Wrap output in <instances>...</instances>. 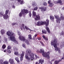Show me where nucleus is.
<instances>
[{
    "mask_svg": "<svg viewBox=\"0 0 64 64\" xmlns=\"http://www.w3.org/2000/svg\"><path fill=\"white\" fill-rule=\"evenodd\" d=\"M6 34L7 35H8V38L10 40L12 41L14 43H17V41L15 39V34L14 33L8 31L7 32Z\"/></svg>",
    "mask_w": 64,
    "mask_h": 64,
    "instance_id": "f257e3e1",
    "label": "nucleus"
},
{
    "mask_svg": "<svg viewBox=\"0 0 64 64\" xmlns=\"http://www.w3.org/2000/svg\"><path fill=\"white\" fill-rule=\"evenodd\" d=\"M57 39L54 38V40H52L51 41L50 44L51 45H53L54 47L56 48L55 49V50L56 51H58L59 53L60 54L61 53L60 48H58L57 47Z\"/></svg>",
    "mask_w": 64,
    "mask_h": 64,
    "instance_id": "f03ea898",
    "label": "nucleus"
},
{
    "mask_svg": "<svg viewBox=\"0 0 64 64\" xmlns=\"http://www.w3.org/2000/svg\"><path fill=\"white\" fill-rule=\"evenodd\" d=\"M40 53H42V55L43 57H44L48 59H50V52H44V50L43 49H40Z\"/></svg>",
    "mask_w": 64,
    "mask_h": 64,
    "instance_id": "7ed1b4c3",
    "label": "nucleus"
},
{
    "mask_svg": "<svg viewBox=\"0 0 64 64\" xmlns=\"http://www.w3.org/2000/svg\"><path fill=\"white\" fill-rule=\"evenodd\" d=\"M54 17L56 19L57 23H58V24L60 23V21H61V20L63 21L64 20V16L61 14L60 15V17H59L56 14L54 15Z\"/></svg>",
    "mask_w": 64,
    "mask_h": 64,
    "instance_id": "20e7f679",
    "label": "nucleus"
},
{
    "mask_svg": "<svg viewBox=\"0 0 64 64\" xmlns=\"http://www.w3.org/2000/svg\"><path fill=\"white\" fill-rule=\"evenodd\" d=\"M28 55L30 56V59H31L32 61L33 59H34V54L31 52V51L30 50L28 49L26 51Z\"/></svg>",
    "mask_w": 64,
    "mask_h": 64,
    "instance_id": "39448f33",
    "label": "nucleus"
},
{
    "mask_svg": "<svg viewBox=\"0 0 64 64\" xmlns=\"http://www.w3.org/2000/svg\"><path fill=\"white\" fill-rule=\"evenodd\" d=\"M19 39L20 40V41H23L24 42L25 41L27 45H29V42L27 40L25 39V37L23 36H19Z\"/></svg>",
    "mask_w": 64,
    "mask_h": 64,
    "instance_id": "423d86ee",
    "label": "nucleus"
},
{
    "mask_svg": "<svg viewBox=\"0 0 64 64\" xmlns=\"http://www.w3.org/2000/svg\"><path fill=\"white\" fill-rule=\"evenodd\" d=\"M46 21L43 22L42 21H38L36 23V25L37 26H41L42 25H43L45 24H46Z\"/></svg>",
    "mask_w": 64,
    "mask_h": 64,
    "instance_id": "0eeeda50",
    "label": "nucleus"
},
{
    "mask_svg": "<svg viewBox=\"0 0 64 64\" xmlns=\"http://www.w3.org/2000/svg\"><path fill=\"white\" fill-rule=\"evenodd\" d=\"M44 60H42V59H40L39 60V63L38 62H36V64H42L43 63H44Z\"/></svg>",
    "mask_w": 64,
    "mask_h": 64,
    "instance_id": "6e6552de",
    "label": "nucleus"
},
{
    "mask_svg": "<svg viewBox=\"0 0 64 64\" xmlns=\"http://www.w3.org/2000/svg\"><path fill=\"white\" fill-rule=\"evenodd\" d=\"M39 9H41V11L44 12L46 11L47 10V8L46 7H40L39 8Z\"/></svg>",
    "mask_w": 64,
    "mask_h": 64,
    "instance_id": "1a4fd4ad",
    "label": "nucleus"
},
{
    "mask_svg": "<svg viewBox=\"0 0 64 64\" xmlns=\"http://www.w3.org/2000/svg\"><path fill=\"white\" fill-rule=\"evenodd\" d=\"M23 11L24 12V14H23V16H25L26 15V14H27L28 13V10H25L23 9Z\"/></svg>",
    "mask_w": 64,
    "mask_h": 64,
    "instance_id": "9d476101",
    "label": "nucleus"
},
{
    "mask_svg": "<svg viewBox=\"0 0 64 64\" xmlns=\"http://www.w3.org/2000/svg\"><path fill=\"white\" fill-rule=\"evenodd\" d=\"M8 61H6L3 62V61L0 60V64H8Z\"/></svg>",
    "mask_w": 64,
    "mask_h": 64,
    "instance_id": "9b49d317",
    "label": "nucleus"
},
{
    "mask_svg": "<svg viewBox=\"0 0 64 64\" xmlns=\"http://www.w3.org/2000/svg\"><path fill=\"white\" fill-rule=\"evenodd\" d=\"M36 18H35V20L37 21V20H40V16L38 15H37L36 16Z\"/></svg>",
    "mask_w": 64,
    "mask_h": 64,
    "instance_id": "f8f14e48",
    "label": "nucleus"
},
{
    "mask_svg": "<svg viewBox=\"0 0 64 64\" xmlns=\"http://www.w3.org/2000/svg\"><path fill=\"white\" fill-rule=\"evenodd\" d=\"M25 53V52H22V54H21L20 55V60L22 61L23 60V56H24V54Z\"/></svg>",
    "mask_w": 64,
    "mask_h": 64,
    "instance_id": "ddd939ff",
    "label": "nucleus"
},
{
    "mask_svg": "<svg viewBox=\"0 0 64 64\" xmlns=\"http://www.w3.org/2000/svg\"><path fill=\"white\" fill-rule=\"evenodd\" d=\"M9 62H10V64H13L14 63V60L13 59L10 58L9 60Z\"/></svg>",
    "mask_w": 64,
    "mask_h": 64,
    "instance_id": "4468645a",
    "label": "nucleus"
},
{
    "mask_svg": "<svg viewBox=\"0 0 64 64\" xmlns=\"http://www.w3.org/2000/svg\"><path fill=\"white\" fill-rule=\"evenodd\" d=\"M23 13H24L23 10V9H22L21 10V12L19 14V16L20 17H21L22 15H23V14H24Z\"/></svg>",
    "mask_w": 64,
    "mask_h": 64,
    "instance_id": "2eb2a0df",
    "label": "nucleus"
},
{
    "mask_svg": "<svg viewBox=\"0 0 64 64\" xmlns=\"http://www.w3.org/2000/svg\"><path fill=\"white\" fill-rule=\"evenodd\" d=\"M10 12H9V10H6L5 14L8 15L9 14V15H10Z\"/></svg>",
    "mask_w": 64,
    "mask_h": 64,
    "instance_id": "dca6fc26",
    "label": "nucleus"
},
{
    "mask_svg": "<svg viewBox=\"0 0 64 64\" xmlns=\"http://www.w3.org/2000/svg\"><path fill=\"white\" fill-rule=\"evenodd\" d=\"M61 61V60H56L54 61V64H58L59 62Z\"/></svg>",
    "mask_w": 64,
    "mask_h": 64,
    "instance_id": "f3484780",
    "label": "nucleus"
},
{
    "mask_svg": "<svg viewBox=\"0 0 64 64\" xmlns=\"http://www.w3.org/2000/svg\"><path fill=\"white\" fill-rule=\"evenodd\" d=\"M8 14H5L3 16V17L4 19H8Z\"/></svg>",
    "mask_w": 64,
    "mask_h": 64,
    "instance_id": "a211bd4d",
    "label": "nucleus"
},
{
    "mask_svg": "<svg viewBox=\"0 0 64 64\" xmlns=\"http://www.w3.org/2000/svg\"><path fill=\"white\" fill-rule=\"evenodd\" d=\"M46 21L47 23H46H46L44 24V25H46V26H48V25H49V20L48 19L46 20Z\"/></svg>",
    "mask_w": 64,
    "mask_h": 64,
    "instance_id": "6ab92c4d",
    "label": "nucleus"
},
{
    "mask_svg": "<svg viewBox=\"0 0 64 64\" xmlns=\"http://www.w3.org/2000/svg\"><path fill=\"white\" fill-rule=\"evenodd\" d=\"M64 46V42H62L60 43V47L61 48L63 47Z\"/></svg>",
    "mask_w": 64,
    "mask_h": 64,
    "instance_id": "aec40b11",
    "label": "nucleus"
},
{
    "mask_svg": "<svg viewBox=\"0 0 64 64\" xmlns=\"http://www.w3.org/2000/svg\"><path fill=\"white\" fill-rule=\"evenodd\" d=\"M57 3L58 4H60V5H63V3L61 0L58 1H57Z\"/></svg>",
    "mask_w": 64,
    "mask_h": 64,
    "instance_id": "412c9836",
    "label": "nucleus"
},
{
    "mask_svg": "<svg viewBox=\"0 0 64 64\" xmlns=\"http://www.w3.org/2000/svg\"><path fill=\"white\" fill-rule=\"evenodd\" d=\"M32 15L34 17L36 16V13L34 11H33L32 12Z\"/></svg>",
    "mask_w": 64,
    "mask_h": 64,
    "instance_id": "4be33fe9",
    "label": "nucleus"
},
{
    "mask_svg": "<svg viewBox=\"0 0 64 64\" xmlns=\"http://www.w3.org/2000/svg\"><path fill=\"white\" fill-rule=\"evenodd\" d=\"M24 28H25L26 30H29L30 31H33L31 30L30 28H28L26 26H24Z\"/></svg>",
    "mask_w": 64,
    "mask_h": 64,
    "instance_id": "5701e85b",
    "label": "nucleus"
},
{
    "mask_svg": "<svg viewBox=\"0 0 64 64\" xmlns=\"http://www.w3.org/2000/svg\"><path fill=\"white\" fill-rule=\"evenodd\" d=\"M14 54L16 55H17V56H19V54H18V51H15L14 52Z\"/></svg>",
    "mask_w": 64,
    "mask_h": 64,
    "instance_id": "b1692460",
    "label": "nucleus"
},
{
    "mask_svg": "<svg viewBox=\"0 0 64 64\" xmlns=\"http://www.w3.org/2000/svg\"><path fill=\"white\" fill-rule=\"evenodd\" d=\"M1 32L2 33V35H3V34H4L5 33V30H1Z\"/></svg>",
    "mask_w": 64,
    "mask_h": 64,
    "instance_id": "393cba45",
    "label": "nucleus"
},
{
    "mask_svg": "<svg viewBox=\"0 0 64 64\" xmlns=\"http://www.w3.org/2000/svg\"><path fill=\"white\" fill-rule=\"evenodd\" d=\"M42 37L44 38L45 40H46L47 41H48V38L45 37V36H42Z\"/></svg>",
    "mask_w": 64,
    "mask_h": 64,
    "instance_id": "a878e982",
    "label": "nucleus"
},
{
    "mask_svg": "<svg viewBox=\"0 0 64 64\" xmlns=\"http://www.w3.org/2000/svg\"><path fill=\"white\" fill-rule=\"evenodd\" d=\"M46 30L49 33H50V31L49 30V29L48 27H46Z\"/></svg>",
    "mask_w": 64,
    "mask_h": 64,
    "instance_id": "bb28decb",
    "label": "nucleus"
},
{
    "mask_svg": "<svg viewBox=\"0 0 64 64\" xmlns=\"http://www.w3.org/2000/svg\"><path fill=\"white\" fill-rule=\"evenodd\" d=\"M4 12H0V16L1 17L2 16H4Z\"/></svg>",
    "mask_w": 64,
    "mask_h": 64,
    "instance_id": "cd10ccee",
    "label": "nucleus"
},
{
    "mask_svg": "<svg viewBox=\"0 0 64 64\" xmlns=\"http://www.w3.org/2000/svg\"><path fill=\"white\" fill-rule=\"evenodd\" d=\"M28 36V38H29V39H32V35L31 34H29Z\"/></svg>",
    "mask_w": 64,
    "mask_h": 64,
    "instance_id": "c85d7f7f",
    "label": "nucleus"
},
{
    "mask_svg": "<svg viewBox=\"0 0 64 64\" xmlns=\"http://www.w3.org/2000/svg\"><path fill=\"white\" fill-rule=\"evenodd\" d=\"M29 55L28 54H26L25 58L26 59H28L29 58Z\"/></svg>",
    "mask_w": 64,
    "mask_h": 64,
    "instance_id": "c756f323",
    "label": "nucleus"
},
{
    "mask_svg": "<svg viewBox=\"0 0 64 64\" xmlns=\"http://www.w3.org/2000/svg\"><path fill=\"white\" fill-rule=\"evenodd\" d=\"M50 20H54V16H50Z\"/></svg>",
    "mask_w": 64,
    "mask_h": 64,
    "instance_id": "7c9ffc66",
    "label": "nucleus"
},
{
    "mask_svg": "<svg viewBox=\"0 0 64 64\" xmlns=\"http://www.w3.org/2000/svg\"><path fill=\"white\" fill-rule=\"evenodd\" d=\"M34 55L36 58H34V59L35 60H36V59H37V58H39V57H38V56H37V55H36V54H34Z\"/></svg>",
    "mask_w": 64,
    "mask_h": 64,
    "instance_id": "2f4dec72",
    "label": "nucleus"
},
{
    "mask_svg": "<svg viewBox=\"0 0 64 64\" xmlns=\"http://www.w3.org/2000/svg\"><path fill=\"white\" fill-rule=\"evenodd\" d=\"M24 3H25V2L24 0H22L20 2V4L21 5H22V4H24Z\"/></svg>",
    "mask_w": 64,
    "mask_h": 64,
    "instance_id": "473e14b6",
    "label": "nucleus"
},
{
    "mask_svg": "<svg viewBox=\"0 0 64 64\" xmlns=\"http://www.w3.org/2000/svg\"><path fill=\"white\" fill-rule=\"evenodd\" d=\"M42 32L44 34H46V33H47V31L45 30H42Z\"/></svg>",
    "mask_w": 64,
    "mask_h": 64,
    "instance_id": "72a5a7b5",
    "label": "nucleus"
},
{
    "mask_svg": "<svg viewBox=\"0 0 64 64\" xmlns=\"http://www.w3.org/2000/svg\"><path fill=\"white\" fill-rule=\"evenodd\" d=\"M36 4L37 3H36L35 2H34L32 4L33 6H35Z\"/></svg>",
    "mask_w": 64,
    "mask_h": 64,
    "instance_id": "f704fd0d",
    "label": "nucleus"
},
{
    "mask_svg": "<svg viewBox=\"0 0 64 64\" xmlns=\"http://www.w3.org/2000/svg\"><path fill=\"white\" fill-rule=\"evenodd\" d=\"M15 60L17 61L18 62H19L20 61L19 60H18V58H15Z\"/></svg>",
    "mask_w": 64,
    "mask_h": 64,
    "instance_id": "c9c22d12",
    "label": "nucleus"
},
{
    "mask_svg": "<svg viewBox=\"0 0 64 64\" xmlns=\"http://www.w3.org/2000/svg\"><path fill=\"white\" fill-rule=\"evenodd\" d=\"M2 49H5L6 48V45L5 44H3L2 46Z\"/></svg>",
    "mask_w": 64,
    "mask_h": 64,
    "instance_id": "e433bc0d",
    "label": "nucleus"
},
{
    "mask_svg": "<svg viewBox=\"0 0 64 64\" xmlns=\"http://www.w3.org/2000/svg\"><path fill=\"white\" fill-rule=\"evenodd\" d=\"M18 50V48H16V47H14V51H17Z\"/></svg>",
    "mask_w": 64,
    "mask_h": 64,
    "instance_id": "4c0bfd02",
    "label": "nucleus"
},
{
    "mask_svg": "<svg viewBox=\"0 0 64 64\" xmlns=\"http://www.w3.org/2000/svg\"><path fill=\"white\" fill-rule=\"evenodd\" d=\"M11 50V46H8V50Z\"/></svg>",
    "mask_w": 64,
    "mask_h": 64,
    "instance_id": "58836bf2",
    "label": "nucleus"
},
{
    "mask_svg": "<svg viewBox=\"0 0 64 64\" xmlns=\"http://www.w3.org/2000/svg\"><path fill=\"white\" fill-rule=\"evenodd\" d=\"M53 6V4L52 3H50L49 4V6L50 7H52V6Z\"/></svg>",
    "mask_w": 64,
    "mask_h": 64,
    "instance_id": "ea45409f",
    "label": "nucleus"
},
{
    "mask_svg": "<svg viewBox=\"0 0 64 64\" xmlns=\"http://www.w3.org/2000/svg\"><path fill=\"white\" fill-rule=\"evenodd\" d=\"M31 12L30 11L29 12V15L30 17H31Z\"/></svg>",
    "mask_w": 64,
    "mask_h": 64,
    "instance_id": "a19ab883",
    "label": "nucleus"
},
{
    "mask_svg": "<svg viewBox=\"0 0 64 64\" xmlns=\"http://www.w3.org/2000/svg\"><path fill=\"white\" fill-rule=\"evenodd\" d=\"M43 4L44 5V6H46V5H47V2H44Z\"/></svg>",
    "mask_w": 64,
    "mask_h": 64,
    "instance_id": "79ce46f5",
    "label": "nucleus"
},
{
    "mask_svg": "<svg viewBox=\"0 0 64 64\" xmlns=\"http://www.w3.org/2000/svg\"><path fill=\"white\" fill-rule=\"evenodd\" d=\"M38 9V7H36L34 9V10H37Z\"/></svg>",
    "mask_w": 64,
    "mask_h": 64,
    "instance_id": "37998d69",
    "label": "nucleus"
},
{
    "mask_svg": "<svg viewBox=\"0 0 64 64\" xmlns=\"http://www.w3.org/2000/svg\"><path fill=\"white\" fill-rule=\"evenodd\" d=\"M7 51L8 53H9V54L11 53V51H10V50H8Z\"/></svg>",
    "mask_w": 64,
    "mask_h": 64,
    "instance_id": "c03bdc74",
    "label": "nucleus"
},
{
    "mask_svg": "<svg viewBox=\"0 0 64 64\" xmlns=\"http://www.w3.org/2000/svg\"><path fill=\"white\" fill-rule=\"evenodd\" d=\"M24 26V24H22V26H21V27H23L24 29H25V26Z\"/></svg>",
    "mask_w": 64,
    "mask_h": 64,
    "instance_id": "a18cd8bd",
    "label": "nucleus"
},
{
    "mask_svg": "<svg viewBox=\"0 0 64 64\" xmlns=\"http://www.w3.org/2000/svg\"><path fill=\"white\" fill-rule=\"evenodd\" d=\"M40 42L41 44L42 45V46H45V45H44V44H43V43L42 42L40 41Z\"/></svg>",
    "mask_w": 64,
    "mask_h": 64,
    "instance_id": "49530a36",
    "label": "nucleus"
},
{
    "mask_svg": "<svg viewBox=\"0 0 64 64\" xmlns=\"http://www.w3.org/2000/svg\"><path fill=\"white\" fill-rule=\"evenodd\" d=\"M34 32H35L36 33H38V30H37L36 29H35V30H34Z\"/></svg>",
    "mask_w": 64,
    "mask_h": 64,
    "instance_id": "de8ad7c7",
    "label": "nucleus"
},
{
    "mask_svg": "<svg viewBox=\"0 0 64 64\" xmlns=\"http://www.w3.org/2000/svg\"><path fill=\"white\" fill-rule=\"evenodd\" d=\"M27 59H28V62H30V61H31V59H30V58H28Z\"/></svg>",
    "mask_w": 64,
    "mask_h": 64,
    "instance_id": "09e8293b",
    "label": "nucleus"
},
{
    "mask_svg": "<svg viewBox=\"0 0 64 64\" xmlns=\"http://www.w3.org/2000/svg\"><path fill=\"white\" fill-rule=\"evenodd\" d=\"M22 46L24 47V48H25L26 46H25V44H23L22 45Z\"/></svg>",
    "mask_w": 64,
    "mask_h": 64,
    "instance_id": "8fccbe9b",
    "label": "nucleus"
},
{
    "mask_svg": "<svg viewBox=\"0 0 64 64\" xmlns=\"http://www.w3.org/2000/svg\"><path fill=\"white\" fill-rule=\"evenodd\" d=\"M17 32L18 34V35H20V32L19 30H18Z\"/></svg>",
    "mask_w": 64,
    "mask_h": 64,
    "instance_id": "3c124183",
    "label": "nucleus"
},
{
    "mask_svg": "<svg viewBox=\"0 0 64 64\" xmlns=\"http://www.w3.org/2000/svg\"><path fill=\"white\" fill-rule=\"evenodd\" d=\"M17 24L16 23H12V25H13V26H14V25H16Z\"/></svg>",
    "mask_w": 64,
    "mask_h": 64,
    "instance_id": "603ef678",
    "label": "nucleus"
},
{
    "mask_svg": "<svg viewBox=\"0 0 64 64\" xmlns=\"http://www.w3.org/2000/svg\"><path fill=\"white\" fill-rule=\"evenodd\" d=\"M4 41L5 42H7V38H5V40H4Z\"/></svg>",
    "mask_w": 64,
    "mask_h": 64,
    "instance_id": "864d4df0",
    "label": "nucleus"
},
{
    "mask_svg": "<svg viewBox=\"0 0 64 64\" xmlns=\"http://www.w3.org/2000/svg\"><path fill=\"white\" fill-rule=\"evenodd\" d=\"M51 0H50L48 1V4H50V3H51Z\"/></svg>",
    "mask_w": 64,
    "mask_h": 64,
    "instance_id": "5fc2aeb1",
    "label": "nucleus"
},
{
    "mask_svg": "<svg viewBox=\"0 0 64 64\" xmlns=\"http://www.w3.org/2000/svg\"><path fill=\"white\" fill-rule=\"evenodd\" d=\"M12 7L13 8H14V9H15V6L14 5H13L12 6Z\"/></svg>",
    "mask_w": 64,
    "mask_h": 64,
    "instance_id": "6e6d98bb",
    "label": "nucleus"
},
{
    "mask_svg": "<svg viewBox=\"0 0 64 64\" xmlns=\"http://www.w3.org/2000/svg\"><path fill=\"white\" fill-rule=\"evenodd\" d=\"M38 40H41V38L40 37L38 38Z\"/></svg>",
    "mask_w": 64,
    "mask_h": 64,
    "instance_id": "4d7b16f0",
    "label": "nucleus"
},
{
    "mask_svg": "<svg viewBox=\"0 0 64 64\" xmlns=\"http://www.w3.org/2000/svg\"><path fill=\"white\" fill-rule=\"evenodd\" d=\"M36 52H37V53H39V52H40V51H39V50H36Z\"/></svg>",
    "mask_w": 64,
    "mask_h": 64,
    "instance_id": "13d9d810",
    "label": "nucleus"
},
{
    "mask_svg": "<svg viewBox=\"0 0 64 64\" xmlns=\"http://www.w3.org/2000/svg\"><path fill=\"white\" fill-rule=\"evenodd\" d=\"M63 59H64V57H62L61 59H60V60H61V61H62V60H63Z\"/></svg>",
    "mask_w": 64,
    "mask_h": 64,
    "instance_id": "bf43d9fd",
    "label": "nucleus"
},
{
    "mask_svg": "<svg viewBox=\"0 0 64 64\" xmlns=\"http://www.w3.org/2000/svg\"><path fill=\"white\" fill-rule=\"evenodd\" d=\"M20 27H21L20 29H21V30H22V27H21V26H20Z\"/></svg>",
    "mask_w": 64,
    "mask_h": 64,
    "instance_id": "052dcab7",
    "label": "nucleus"
},
{
    "mask_svg": "<svg viewBox=\"0 0 64 64\" xmlns=\"http://www.w3.org/2000/svg\"><path fill=\"white\" fill-rule=\"evenodd\" d=\"M18 2H20L21 1V0H18Z\"/></svg>",
    "mask_w": 64,
    "mask_h": 64,
    "instance_id": "680f3d73",
    "label": "nucleus"
},
{
    "mask_svg": "<svg viewBox=\"0 0 64 64\" xmlns=\"http://www.w3.org/2000/svg\"><path fill=\"white\" fill-rule=\"evenodd\" d=\"M37 34H35V37H36L37 36Z\"/></svg>",
    "mask_w": 64,
    "mask_h": 64,
    "instance_id": "e2e57ef3",
    "label": "nucleus"
},
{
    "mask_svg": "<svg viewBox=\"0 0 64 64\" xmlns=\"http://www.w3.org/2000/svg\"><path fill=\"white\" fill-rule=\"evenodd\" d=\"M60 35H63V34H62V32H61V33H60Z\"/></svg>",
    "mask_w": 64,
    "mask_h": 64,
    "instance_id": "0e129e2a",
    "label": "nucleus"
},
{
    "mask_svg": "<svg viewBox=\"0 0 64 64\" xmlns=\"http://www.w3.org/2000/svg\"><path fill=\"white\" fill-rule=\"evenodd\" d=\"M62 9V10H64V7Z\"/></svg>",
    "mask_w": 64,
    "mask_h": 64,
    "instance_id": "69168bd1",
    "label": "nucleus"
},
{
    "mask_svg": "<svg viewBox=\"0 0 64 64\" xmlns=\"http://www.w3.org/2000/svg\"><path fill=\"white\" fill-rule=\"evenodd\" d=\"M4 52H6V50H5L4 51Z\"/></svg>",
    "mask_w": 64,
    "mask_h": 64,
    "instance_id": "338daca9",
    "label": "nucleus"
},
{
    "mask_svg": "<svg viewBox=\"0 0 64 64\" xmlns=\"http://www.w3.org/2000/svg\"><path fill=\"white\" fill-rule=\"evenodd\" d=\"M50 64H52V63H50Z\"/></svg>",
    "mask_w": 64,
    "mask_h": 64,
    "instance_id": "774afa93",
    "label": "nucleus"
}]
</instances>
